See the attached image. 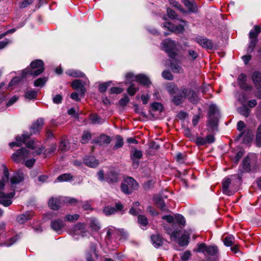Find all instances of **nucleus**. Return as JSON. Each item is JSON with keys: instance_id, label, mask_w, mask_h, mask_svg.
Masks as SVG:
<instances>
[{"instance_id": "17", "label": "nucleus", "mask_w": 261, "mask_h": 261, "mask_svg": "<svg viewBox=\"0 0 261 261\" xmlns=\"http://www.w3.org/2000/svg\"><path fill=\"white\" fill-rule=\"evenodd\" d=\"M57 150V145L56 144H52L47 149H44L43 147L40 148L37 150L36 153L37 154H41L43 153L46 157L53 154Z\"/></svg>"}, {"instance_id": "37", "label": "nucleus", "mask_w": 261, "mask_h": 261, "mask_svg": "<svg viewBox=\"0 0 261 261\" xmlns=\"http://www.w3.org/2000/svg\"><path fill=\"white\" fill-rule=\"evenodd\" d=\"M253 167L251 166V164H241L239 168L242 170V172H248L251 171H255V164H252Z\"/></svg>"}, {"instance_id": "24", "label": "nucleus", "mask_w": 261, "mask_h": 261, "mask_svg": "<svg viewBox=\"0 0 261 261\" xmlns=\"http://www.w3.org/2000/svg\"><path fill=\"white\" fill-rule=\"evenodd\" d=\"M135 81L139 84L149 86L151 84V82L148 76L143 74H139L135 76Z\"/></svg>"}, {"instance_id": "38", "label": "nucleus", "mask_w": 261, "mask_h": 261, "mask_svg": "<svg viewBox=\"0 0 261 261\" xmlns=\"http://www.w3.org/2000/svg\"><path fill=\"white\" fill-rule=\"evenodd\" d=\"M234 237L232 234L227 235L223 240V243L226 246H232L234 242Z\"/></svg>"}, {"instance_id": "32", "label": "nucleus", "mask_w": 261, "mask_h": 261, "mask_svg": "<svg viewBox=\"0 0 261 261\" xmlns=\"http://www.w3.org/2000/svg\"><path fill=\"white\" fill-rule=\"evenodd\" d=\"M70 148L69 143L66 137H63L60 142L59 150L62 151H66Z\"/></svg>"}, {"instance_id": "36", "label": "nucleus", "mask_w": 261, "mask_h": 261, "mask_svg": "<svg viewBox=\"0 0 261 261\" xmlns=\"http://www.w3.org/2000/svg\"><path fill=\"white\" fill-rule=\"evenodd\" d=\"M257 155L253 153H250L244 159L243 163H254L257 161Z\"/></svg>"}, {"instance_id": "13", "label": "nucleus", "mask_w": 261, "mask_h": 261, "mask_svg": "<svg viewBox=\"0 0 261 261\" xmlns=\"http://www.w3.org/2000/svg\"><path fill=\"white\" fill-rule=\"evenodd\" d=\"M252 79L254 85L258 90L256 94V96L258 98L261 99V90H259L261 83V72L258 71L253 72L252 74Z\"/></svg>"}, {"instance_id": "55", "label": "nucleus", "mask_w": 261, "mask_h": 261, "mask_svg": "<svg viewBox=\"0 0 261 261\" xmlns=\"http://www.w3.org/2000/svg\"><path fill=\"white\" fill-rule=\"evenodd\" d=\"M132 154L133 159H139L141 158L142 156V153L141 151L136 149H134V150H132Z\"/></svg>"}, {"instance_id": "58", "label": "nucleus", "mask_w": 261, "mask_h": 261, "mask_svg": "<svg viewBox=\"0 0 261 261\" xmlns=\"http://www.w3.org/2000/svg\"><path fill=\"white\" fill-rule=\"evenodd\" d=\"M18 238L17 236L12 237L8 241L5 242L4 245L7 246H10L17 241Z\"/></svg>"}, {"instance_id": "11", "label": "nucleus", "mask_w": 261, "mask_h": 261, "mask_svg": "<svg viewBox=\"0 0 261 261\" xmlns=\"http://www.w3.org/2000/svg\"><path fill=\"white\" fill-rule=\"evenodd\" d=\"M86 224L84 223H77L70 230V233L72 236L80 235L82 237L86 236L87 230Z\"/></svg>"}, {"instance_id": "34", "label": "nucleus", "mask_w": 261, "mask_h": 261, "mask_svg": "<svg viewBox=\"0 0 261 261\" xmlns=\"http://www.w3.org/2000/svg\"><path fill=\"white\" fill-rule=\"evenodd\" d=\"M73 179V176L70 173H64L59 176L56 181L63 182L69 181Z\"/></svg>"}, {"instance_id": "52", "label": "nucleus", "mask_w": 261, "mask_h": 261, "mask_svg": "<svg viewBox=\"0 0 261 261\" xmlns=\"http://www.w3.org/2000/svg\"><path fill=\"white\" fill-rule=\"evenodd\" d=\"M112 83L111 81L103 83L99 86V90L100 92H105L106 91L108 87L110 86Z\"/></svg>"}, {"instance_id": "20", "label": "nucleus", "mask_w": 261, "mask_h": 261, "mask_svg": "<svg viewBox=\"0 0 261 261\" xmlns=\"http://www.w3.org/2000/svg\"><path fill=\"white\" fill-rule=\"evenodd\" d=\"M111 138L110 137L102 134L97 139L93 140V142L98 144L99 145H107L110 143L111 142Z\"/></svg>"}, {"instance_id": "54", "label": "nucleus", "mask_w": 261, "mask_h": 261, "mask_svg": "<svg viewBox=\"0 0 261 261\" xmlns=\"http://www.w3.org/2000/svg\"><path fill=\"white\" fill-rule=\"evenodd\" d=\"M90 227L94 231H98L100 229L98 223L95 220H92L90 224Z\"/></svg>"}, {"instance_id": "60", "label": "nucleus", "mask_w": 261, "mask_h": 261, "mask_svg": "<svg viewBox=\"0 0 261 261\" xmlns=\"http://www.w3.org/2000/svg\"><path fill=\"white\" fill-rule=\"evenodd\" d=\"M191 256V253L190 251L187 250L181 256V259L182 261H188Z\"/></svg>"}, {"instance_id": "9", "label": "nucleus", "mask_w": 261, "mask_h": 261, "mask_svg": "<svg viewBox=\"0 0 261 261\" xmlns=\"http://www.w3.org/2000/svg\"><path fill=\"white\" fill-rule=\"evenodd\" d=\"M89 84V81L87 78L82 81L80 80H74L71 86L72 88L77 91H79L80 96H83L84 95L85 93L86 92V88L85 87V85H88Z\"/></svg>"}, {"instance_id": "40", "label": "nucleus", "mask_w": 261, "mask_h": 261, "mask_svg": "<svg viewBox=\"0 0 261 261\" xmlns=\"http://www.w3.org/2000/svg\"><path fill=\"white\" fill-rule=\"evenodd\" d=\"M174 220L177 223H178L180 227H184L186 224V221L185 218L181 215L177 214L175 215Z\"/></svg>"}, {"instance_id": "43", "label": "nucleus", "mask_w": 261, "mask_h": 261, "mask_svg": "<svg viewBox=\"0 0 261 261\" xmlns=\"http://www.w3.org/2000/svg\"><path fill=\"white\" fill-rule=\"evenodd\" d=\"M238 111L240 114L244 116L245 117H248L250 112V110L245 105L239 108L238 109Z\"/></svg>"}, {"instance_id": "49", "label": "nucleus", "mask_w": 261, "mask_h": 261, "mask_svg": "<svg viewBox=\"0 0 261 261\" xmlns=\"http://www.w3.org/2000/svg\"><path fill=\"white\" fill-rule=\"evenodd\" d=\"M47 79L46 77L39 78L34 82L35 87H42L46 82Z\"/></svg>"}, {"instance_id": "6", "label": "nucleus", "mask_w": 261, "mask_h": 261, "mask_svg": "<svg viewBox=\"0 0 261 261\" xmlns=\"http://www.w3.org/2000/svg\"><path fill=\"white\" fill-rule=\"evenodd\" d=\"M161 47L162 49L168 54L170 58L174 59L176 56V44L175 41L166 39L162 41Z\"/></svg>"}, {"instance_id": "47", "label": "nucleus", "mask_w": 261, "mask_h": 261, "mask_svg": "<svg viewBox=\"0 0 261 261\" xmlns=\"http://www.w3.org/2000/svg\"><path fill=\"white\" fill-rule=\"evenodd\" d=\"M116 143L114 146L115 149H118L121 147L123 145V139L120 136L117 135L116 136Z\"/></svg>"}, {"instance_id": "29", "label": "nucleus", "mask_w": 261, "mask_h": 261, "mask_svg": "<svg viewBox=\"0 0 261 261\" xmlns=\"http://www.w3.org/2000/svg\"><path fill=\"white\" fill-rule=\"evenodd\" d=\"M66 73L70 76L73 77H84L85 74L84 72L79 70L69 69L66 71Z\"/></svg>"}, {"instance_id": "59", "label": "nucleus", "mask_w": 261, "mask_h": 261, "mask_svg": "<svg viewBox=\"0 0 261 261\" xmlns=\"http://www.w3.org/2000/svg\"><path fill=\"white\" fill-rule=\"evenodd\" d=\"M139 90L138 87H135L134 85H131L128 89H127V92L129 95L130 96H133L135 95L136 92Z\"/></svg>"}, {"instance_id": "48", "label": "nucleus", "mask_w": 261, "mask_h": 261, "mask_svg": "<svg viewBox=\"0 0 261 261\" xmlns=\"http://www.w3.org/2000/svg\"><path fill=\"white\" fill-rule=\"evenodd\" d=\"M234 155H231V158L233 161L235 162H238L239 161L240 159L242 157L244 152L242 150H240L237 152H234Z\"/></svg>"}, {"instance_id": "31", "label": "nucleus", "mask_w": 261, "mask_h": 261, "mask_svg": "<svg viewBox=\"0 0 261 261\" xmlns=\"http://www.w3.org/2000/svg\"><path fill=\"white\" fill-rule=\"evenodd\" d=\"M4 177H2L1 179H0V190H3L4 188L5 184L9 180V170L5 166H4Z\"/></svg>"}, {"instance_id": "2", "label": "nucleus", "mask_w": 261, "mask_h": 261, "mask_svg": "<svg viewBox=\"0 0 261 261\" xmlns=\"http://www.w3.org/2000/svg\"><path fill=\"white\" fill-rule=\"evenodd\" d=\"M31 68H28L23 71V76L31 75L38 76L44 70V63L41 60H36L31 62Z\"/></svg>"}, {"instance_id": "45", "label": "nucleus", "mask_w": 261, "mask_h": 261, "mask_svg": "<svg viewBox=\"0 0 261 261\" xmlns=\"http://www.w3.org/2000/svg\"><path fill=\"white\" fill-rule=\"evenodd\" d=\"M255 141L257 146L261 147V124L257 129Z\"/></svg>"}, {"instance_id": "30", "label": "nucleus", "mask_w": 261, "mask_h": 261, "mask_svg": "<svg viewBox=\"0 0 261 261\" xmlns=\"http://www.w3.org/2000/svg\"><path fill=\"white\" fill-rule=\"evenodd\" d=\"M24 175L22 173L17 172L15 173L11 178L10 181L12 184H17L23 181Z\"/></svg>"}, {"instance_id": "56", "label": "nucleus", "mask_w": 261, "mask_h": 261, "mask_svg": "<svg viewBox=\"0 0 261 261\" xmlns=\"http://www.w3.org/2000/svg\"><path fill=\"white\" fill-rule=\"evenodd\" d=\"M123 91V89L120 87H113L109 90L110 94H120Z\"/></svg>"}, {"instance_id": "46", "label": "nucleus", "mask_w": 261, "mask_h": 261, "mask_svg": "<svg viewBox=\"0 0 261 261\" xmlns=\"http://www.w3.org/2000/svg\"><path fill=\"white\" fill-rule=\"evenodd\" d=\"M250 41L249 42L248 47L247 48V51L248 53H251L253 51L255 46H256L257 43L258 42L257 39L250 38Z\"/></svg>"}, {"instance_id": "41", "label": "nucleus", "mask_w": 261, "mask_h": 261, "mask_svg": "<svg viewBox=\"0 0 261 261\" xmlns=\"http://www.w3.org/2000/svg\"><path fill=\"white\" fill-rule=\"evenodd\" d=\"M177 90V86L174 83H170L167 86V90L170 95L175 94Z\"/></svg>"}, {"instance_id": "15", "label": "nucleus", "mask_w": 261, "mask_h": 261, "mask_svg": "<svg viewBox=\"0 0 261 261\" xmlns=\"http://www.w3.org/2000/svg\"><path fill=\"white\" fill-rule=\"evenodd\" d=\"M215 141V138L214 135L210 134L204 138L201 137H197L195 139V143L198 146L205 145L207 144H211Z\"/></svg>"}, {"instance_id": "23", "label": "nucleus", "mask_w": 261, "mask_h": 261, "mask_svg": "<svg viewBox=\"0 0 261 261\" xmlns=\"http://www.w3.org/2000/svg\"><path fill=\"white\" fill-rule=\"evenodd\" d=\"M231 180L230 178L226 177L222 182V192L227 195H231L233 192L229 190V187L231 185Z\"/></svg>"}, {"instance_id": "22", "label": "nucleus", "mask_w": 261, "mask_h": 261, "mask_svg": "<svg viewBox=\"0 0 261 261\" xmlns=\"http://www.w3.org/2000/svg\"><path fill=\"white\" fill-rule=\"evenodd\" d=\"M246 75L244 73H242L238 77V83L242 89L245 90H249L251 89V86L246 83Z\"/></svg>"}, {"instance_id": "12", "label": "nucleus", "mask_w": 261, "mask_h": 261, "mask_svg": "<svg viewBox=\"0 0 261 261\" xmlns=\"http://www.w3.org/2000/svg\"><path fill=\"white\" fill-rule=\"evenodd\" d=\"M14 195V191L7 194L0 191V204L6 207L10 205L12 203L11 199Z\"/></svg>"}, {"instance_id": "64", "label": "nucleus", "mask_w": 261, "mask_h": 261, "mask_svg": "<svg viewBox=\"0 0 261 261\" xmlns=\"http://www.w3.org/2000/svg\"><path fill=\"white\" fill-rule=\"evenodd\" d=\"M129 100L128 97L127 95H125L123 98L120 99L119 102L120 105L124 106L128 102Z\"/></svg>"}, {"instance_id": "16", "label": "nucleus", "mask_w": 261, "mask_h": 261, "mask_svg": "<svg viewBox=\"0 0 261 261\" xmlns=\"http://www.w3.org/2000/svg\"><path fill=\"white\" fill-rule=\"evenodd\" d=\"M195 41L202 47L207 49H212L213 44L212 41L204 37H198L195 38Z\"/></svg>"}, {"instance_id": "7", "label": "nucleus", "mask_w": 261, "mask_h": 261, "mask_svg": "<svg viewBox=\"0 0 261 261\" xmlns=\"http://www.w3.org/2000/svg\"><path fill=\"white\" fill-rule=\"evenodd\" d=\"M245 127V124L242 121H239L237 124V129L241 132L239 135V138L243 137V141L245 143H248L251 142L253 138V134L250 130H245L243 132Z\"/></svg>"}, {"instance_id": "50", "label": "nucleus", "mask_w": 261, "mask_h": 261, "mask_svg": "<svg viewBox=\"0 0 261 261\" xmlns=\"http://www.w3.org/2000/svg\"><path fill=\"white\" fill-rule=\"evenodd\" d=\"M79 218V215L78 214L67 215L64 218L65 221L73 222L76 221Z\"/></svg>"}, {"instance_id": "28", "label": "nucleus", "mask_w": 261, "mask_h": 261, "mask_svg": "<svg viewBox=\"0 0 261 261\" xmlns=\"http://www.w3.org/2000/svg\"><path fill=\"white\" fill-rule=\"evenodd\" d=\"M60 200L58 198L52 197L48 201V206L51 210H58L60 207Z\"/></svg>"}, {"instance_id": "8", "label": "nucleus", "mask_w": 261, "mask_h": 261, "mask_svg": "<svg viewBox=\"0 0 261 261\" xmlns=\"http://www.w3.org/2000/svg\"><path fill=\"white\" fill-rule=\"evenodd\" d=\"M195 251L206 253L211 256H215L218 253L219 250L216 245L207 246L204 243H201L197 245V248Z\"/></svg>"}, {"instance_id": "53", "label": "nucleus", "mask_w": 261, "mask_h": 261, "mask_svg": "<svg viewBox=\"0 0 261 261\" xmlns=\"http://www.w3.org/2000/svg\"><path fill=\"white\" fill-rule=\"evenodd\" d=\"M116 228L113 226H110L108 228V231L107 232V237L108 239H110L112 236L117 231Z\"/></svg>"}, {"instance_id": "21", "label": "nucleus", "mask_w": 261, "mask_h": 261, "mask_svg": "<svg viewBox=\"0 0 261 261\" xmlns=\"http://www.w3.org/2000/svg\"><path fill=\"white\" fill-rule=\"evenodd\" d=\"M50 226L54 230L60 233L64 226V223L62 219H55L51 222Z\"/></svg>"}, {"instance_id": "63", "label": "nucleus", "mask_w": 261, "mask_h": 261, "mask_svg": "<svg viewBox=\"0 0 261 261\" xmlns=\"http://www.w3.org/2000/svg\"><path fill=\"white\" fill-rule=\"evenodd\" d=\"M33 1L34 0H24L19 4V7L20 8H24L31 4Z\"/></svg>"}, {"instance_id": "18", "label": "nucleus", "mask_w": 261, "mask_h": 261, "mask_svg": "<svg viewBox=\"0 0 261 261\" xmlns=\"http://www.w3.org/2000/svg\"><path fill=\"white\" fill-rule=\"evenodd\" d=\"M163 25L164 28L168 29L170 31L177 34L182 33L184 30V26L181 24L176 25L170 22H165Z\"/></svg>"}, {"instance_id": "14", "label": "nucleus", "mask_w": 261, "mask_h": 261, "mask_svg": "<svg viewBox=\"0 0 261 261\" xmlns=\"http://www.w3.org/2000/svg\"><path fill=\"white\" fill-rule=\"evenodd\" d=\"M123 205L120 202L116 203L115 207L107 206L103 208V212L107 216L115 214L119 211H121Z\"/></svg>"}, {"instance_id": "26", "label": "nucleus", "mask_w": 261, "mask_h": 261, "mask_svg": "<svg viewBox=\"0 0 261 261\" xmlns=\"http://www.w3.org/2000/svg\"><path fill=\"white\" fill-rule=\"evenodd\" d=\"M153 245L156 248L161 246L163 243V238L159 234H153L151 236Z\"/></svg>"}, {"instance_id": "3", "label": "nucleus", "mask_w": 261, "mask_h": 261, "mask_svg": "<svg viewBox=\"0 0 261 261\" xmlns=\"http://www.w3.org/2000/svg\"><path fill=\"white\" fill-rule=\"evenodd\" d=\"M30 152L25 148L18 149L12 155V159L14 162H25V163H34L36 160L34 158L29 159Z\"/></svg>"}, {"instance_id": "19", "label": "nucleus", "mask_w": 261, "mask_h": 261, "mask_svg": "<svg viewBox=\"0 0 261 261\" xmlns=\"http://www.w3.org/2000/svg\"><path fill=\"white\" fill-rule=\"evenodd\" d=\"M120 179L119 173L114 171H111L108 172L106 177V181L109 184L117 182Z\"/></svg>"}, {"instance_id": "42", "label": "nucleus", "mask_w": 261, "mask_h": 261, "mask_svg": "<svg viewBox=\"0 0 261 261\" xmlns=\"http://www.w3.org/2000/svg\"><path fill=\"white\" fill-rule=\"evenodd\" d=\"M139 224L143 227L146 226L148 224L147 218L144 215H139L138 217Z\"/></svg>"}, {"instance_id": "4", "label": "nucleus", "mask_w": 261, "mask_h": 261, "mask_svg": "<svg viewBox=\"0 0 261 261\" xmlns=\"http://www.w3.org/2000/svg\"><path fill=\"white\" fill-rule=\"evenodd\" d=\"M208 115L207 125L211 127L216 126L220 115L219 110L216 105L212 104L209 106Z\"/></svg>"}, {"instance_id": "1", "label": "nucleus", "mask_w": 261, "mask_h": 261, "mask_svg": "<svg viewBox=\"0 0 261 261\" xmlns=\"http://www.w3.org/2000/svg\"><path fill=\"white\" fill-rule=\"evenodd\" d=\"M44 124V119L43 118H39L35 121L30 128L31 134L28 132L24 133L21 136H17L16 137V142H12L9 143L11 147L15 146H20L22 144L25 143L26 141L30 138L31 135L35 134L39 132Z\"/></svg>"}, {"instance_id": "27", "label": "nucleus", "mask_w": 261, "mask_h": 261, "mask_svg": "<svg viewBox=\"0 0 261 261\" xmlns=\"http://www.w3.org/2000/svg\"><path fill=\"white\" fill-rule=\"evenodd\" d=\"M182 2L190 12H196L197 10V6L196 3L190 0H182Z\"/></svg>"}, {"instance_id": "57", "label": "nucleus", "mask_w": 261, "mask_h": 261, "mask_svg": "<svg viewBox=\"0 0 261 261\" xmlns=\"http://www.w3.org/2000/svg\"><path fill=\"white\" fill-rule=\"evenodd\" d=\"M162 75L164 79L167 80H172L173 79V76L172 73L169 71H167V70L164 71L162 72Z\"/></svg>"}, {"instance_id": "39", "label": "nucleus", "mask_w": 261, "mask_h": 261, "mask_svg": "<svg viewBox=\"0 0 261 261\" xmlns=\"http://www.w3.org/2000/svg\"><path fill=\"white\" fill-rule=\"evenodd\" d=\"M189 236L186 234L181 235L178 240V243L181 246L187 245L189 243Z\"/></svg>"}, {"instance_id": "61", "label": "nucleus", "mask_w": 261, "mask_h": 261, "mask_svg": "<svg viewBox=\"0 0 261 261\" xmlns=\"http://www.w3.org/2000/svg\"><path fill=\"white\" fill-rule=\"evenodd\" d=\"M156 206L160 208V209L162 211H165V203L164 202V201L161 199H159L156 202Z\"/></svg>"}, {"instance_id": "5", "label": "nucleus", "mask_w": 261, "mask_h": 261, "mask_svg": "<svg viewBox=\"0 0 261 261\" xmlns=\"http://www.w3.org/2000/svg\"><path fill=\"white\" fill-rule=\"evenodd\" d=\"M138 188V184L131 177L125 178L121 185V191L126 194H131L133 190H137Z\"/></svg>"}, {"instance_id": "44", "label": "nucleus", "mask_w": 261, "mask_h": 261, "mask_svg": "<svg viewBox=\"0 0 261 261\" xmlns=\"http://www.w3.org/2000/svg\"><path fill=\"white\" fill-rule=\"evenodd\" d=\"M37 96V92L34 90H29L25 92V97L28 99H35Z\"/></svg>"}, {"instance_id": "35", "label": "nucleus", "mask_w": 261, "mask_h": 261, "mask_svg": "<svg viewBox=\"0 0 261 261\" xmlns=\"http://www.w3.org/2000/svg\"><path fill=\"white\" fill-rule=\"evenodd\" d=\"M186 99L185 96L184 94H182L180 91V93L179 94H177L175 95L172 101L175 105H179L182 103L185 99Z\"/></svg>"}, {"instance_id": "33", "label": "nucleus", "mask_w": 261, "mask_h": 261, "mask_svg": "<svg viewBox=\"0 0 261 261\" xmlns=\"http://www.w3.org/2000/svg\"><path fill=\"white\" fill-rule=\"evenodd\" d=\"M261 32V28L259 25H256L254 26L253 30H252L249 32V38L257 39L258 35Z\"/></svg>"}, {"instance_id": "62", "label": "nucleus", "mask_w": 261, "mask_h": 261, "mask_svg": "<svg viewBox=\"0 0 261 261\" xmlns=\"http://www.w3.org/2000/svg\"><path fill=\"white\" fill-rule=\"evenodd\" d=\"M93 156H89L84 159V163H97Z\"/></svg>"}, {"instance_id": "10", "label": "nucleus", "mask_w": 261, "mask_h": 261, "mask_svg": "<svg viewBox=\"0 0 261 261\" xmlns=\"http://www.w3.org/2000/svg\"><path fill=\"white\" fill-rule=\"evenodd\" d=\"M180 91L185 95V98H187L192 103H196L198 101L199 98L197 93L192 89L182 87L180 88Z\"/></svg>"}, {"instance_id": "25", "label": "nucleus", "mask_w": 261, "mask_h": 261, "mask_svg": "<svg viewBox=\"0 0 261 261\" xmlns=\"http://www.w3.org/2000/svg\"><path fill=\"white\" fill-rule=\"evenodd\" d=\"M33 216V212H27L24 214L19 215L17 216L16 220L20 224L25 223L28 220L31 219Z\"/></svg>"}, {"instance_id": "51", "label": "nucleus", "mask_w": 261, "mask_h": 261, "mask_svg": "<svg viewBox=\"0 0 261 261\" xmlns=\"http://www.w3.org/2000/svg\"><path fill=\"white\" fill-rule=\"evenodd\" d=\"M91 135L89 132H84L81 139V142L83 144L86 143L91 139Z\"/></svg>"}]
</instances>
